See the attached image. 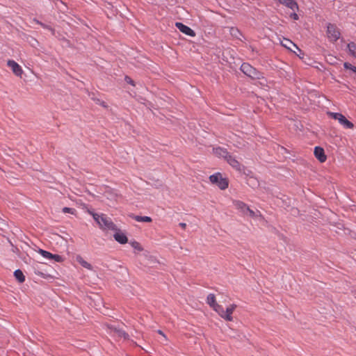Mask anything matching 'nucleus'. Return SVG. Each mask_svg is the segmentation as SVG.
<instances>
[{"label":"nucleus","mask_w":356,"mask_h":356,"mask_svg":"<svg viewBox=\"0 0 356 356\" xmlns=\"http://www.w3.org/2000/svg\"><path fill=\"white\" fill-rule=\"evenodd\" d=\"M94 220L97 222L99 227L103 230H116L117 227L113 222L111 219L105 214H98L94 212H90Z\"/></svg>","instance_id":"nucleus-1"},{"label":"nucleus","mask_w":356,"mask_h":356,"mask_svg":"<svg viewBox=\"0 0 356 356\" xmlns=\"http://www.w3.org/2000/svg\"><path fill=\"white\" fill-rule=\"evenodd\" d=\"M326 37L329 42H336L341 37V31L334 24L328 23L326 25Z\"/></svg>","instance_id":"nucleus-2"},{"label":"nucleus","mask_w":356,"mask_h":356,"mask_svg":"<svg viewBox=\"0 0 356 356\" xmlns=\"http://www.w3.org/2000/svg\"><path fill=\"white\" fill-rule=\"evenodd\" d=\"M209 181L211 184L216 185L220 189L225 190L229 186V181L223 177L222 174L216 172L209 177Z\"/></svg>","instance_id":"nucleus-3"},{"label":"nucleus","mask_w":356,"mask_h":356,"mask_svg":"<svg viewBox=\"0 0 356 356\" xmlns=\"http://www.w3.org/2000/svg\"><path fill=\"white\" fill-rule=\"evenodd\" d=\"M218 311L217 312V313L220 316V317H222V318H224L225 320H226L227 321H233L232 314L236 308V305H235V304L229 305L227 307L226 310H225L222 306L218 307Z\"/></svg>","instance_id":"nucleus-4"},{"label":"nucleus","mask_w":356,"mask_h":356,"mask_svg":"<svg viewBox=\"0 0 356 356\" xmlns=\"http://www.w3.org/2000/svg\"><path fill=\"white\" fill-rule=\"evenodd\" d=\"M241 70L247 76L252 78V79H260L262 75L261 74L257 71L254 67L250 65L248 63H244L241 66Z\"/></svg>","instance_id":"nucleus-5"},{"label":"nucleus","mask_w":356,"mask_h":356,"mask_svg":"<svg viewBox=\"0 0 356 356\" xmlns=\"http://www.w3.org/2000/svg\"><path fill=\"white\" fill-rule=\"evenodd\" d=\"M328 115L337 120L339 123L346 129H353L354 127V124L348 120L341 113L329 112Z\"/></svg>","instance_id":"nucleus-6"},{"label":"nucleus","mask_w":356,"mask_h":356,"mask_svg":"<svg viewBox=\"0 0 356 356\" xmlns=\"http://www.w3.org/2000/svg\"><path fill=\"white\" fill-rule=\"evenodd\" d=\"M108 332L113 335V337H118V338H124L127 339L128 337L127 334H126L124 331L117 329L116 327H113V325H107Z\"/></svg>","instance_id":"nucleus-7"},{"label":"nucleus","mask_w":356,"mask_h":356,"mask_svg":"<svg viewBox=\"0 0 356 356\" xmlns=\"http://www.w3.org/2000/svg\"><path fill=\"white\" fill-rule=\"evenodd\" d=\"M7 65H8V66L9 67L11 68L13 72L16 76H22V74L23 73V70H22V67L17 63H16L13 60H9L7 62Z\"/></svg>","instance_id":"nucleus-8"},{"label":"nucleus","mask_w":356,"mask_h":356,"mask_svg":"<svg viewBox=\"0 0 356 356\" xmlns=\"http://www.w3.org/2000/svg\"><path fill=\"white\" fill-rule=\"evenodd\" d=\"M226 161L236 170L238 172H241L243 170L244 167L243 166V165H241L233 156L229 154L228 157L226 159Z\"/></svg>","instance_id":"nucleus-9"},{"label":"nucleus","mask_w":356,"mask_h":356,"mask_svg":"<svg viewBox=\"0 0 356 356\" xmlns=\"http://www.w3.org/2000/svg\"><path fill=\"white\" fill-rule=\"evenodd\" d=\"M175 26L183 33L191 37L195 36V31L188 26H186L181 22H176Z\"/></svg>","instance_id":"nucleus-10"},{"label":"nucleus","mask_w":356,"mask_h":356,"mask_svg":"<svg viewBox=\"0 0 356 356\" xmlns=\"http://www.w3.org/2000/svg\"><path fill=\"white\" fill-rule=\"evenodd\" d=\"M115 231V232L113 235V238H115V240L120 244L127 243L128 241V238L126 234L122 232L120 230H118V229Z\"/></svg>","instance_id":"nucleus-11"},{"label":"nucleus","mask_w":356,"mask_h":356,"mask_svg":"<svg viewBox=\"0 0 356 356\" xmlns=\"http://www.w3.org/2000/svg\"><path fill=\"white\" fill-rule=\"evenodd\" d=\"M314 155H315L316 158L321 163H324L326 161L327 156L325 154L324 149L322 147H316L314 148Z\"/></svg>","instance_id":"nucleus-12"},{"label":"nucleus","mask_w":356,"mask_h":356,"mask_svg":"<svg viewBox=\"0 0 356 356\" xmlns=\"http://www.w3.org/2000/svg\"><path fill=\"white\" fill-rule=\"evenodd\" d=\"M213 153L218 158H223L226 160V159L229 155V153L227 151V149L218 147L213 149Z\"/></svg>","instance_id":"nucleus-13"},{"label":"nucleus","mask_w":356,"mask_h":356,"mask_svg":"<svg viewBox=\"0 0 356 356\" xmlns=\"http://www.w3.org/2000/svg\"><path fill=\"white\" fill-rule=\"evenodd\" d=\"M207 302L211 307H212L216 312L218 311V307H221L216 302V297L214 294L210 293L208 295L207 298Z\"/></svg>","instance_id":"nucleus-14"},{"label":"nucleus","mask_w":356,"mask_h":356,"mask_svg":"<svg viewBox=\"0 0 356 356\" xmlns=\"http://www.w3.org/2000/svg\"><path fill=\"white\" fill-rule=\"evenodd\" d=\"M233 204L236 209L239 210L243 214L246 213V211L249 210V207L242 201L234 200Z\"/></svg>","instance_id":"nucleus-15"},{"label":"nucleus","mask_w":356,"mask_h":356,"mask_svg":"<svg viewBox=\"0 0 356 356\" xmlns=\"http://www.w3.org/2000/svg\"><path fill=\"white\" fill-rule=\"evenodd\" d=\"M280 43L285 48L291 50V51H294L292 49V47H294L296 48V49H298L299 51H300V49L298 47V46L293 43L291 40H289V39H286V38H283L281 41H280Z\"/></svg>","instance_id":"nucleus-16"},{"label":"nucleus","mask_w":356,"mask_h":356,"mask_svg":"<svg viewBox=\"0 0 356 356\" xmlns=\"http://www.w3.org/2000/svg\"><path fill=\"white\" fill-rule=\"evenodd\" d=\"M280 3L285 5L293 10H298V6L294 0H278Z\"/></svg>","instance_id":"nucleus-17"},{"label":"nucleus","mask_w":356,"mask_h":356,"mask_svg":"<svg viewBox=\"0 0 356 356\" xmlns=\"http://www.w3.org/2000/svg\"><path fill=\"white\" fill-rule=\"evenodd\" d=\"M76 261L84 268L92 270V267L90 264H89L88 261H85L81 256H78L76 257Z\"/></svg>","instance_id":"nucleus-18"},{"label":"nucleus","mask_w":356,"mask_h":356,"mask_svg":"<svg viewBox=\"0 0 356 356\" xmlns=\"http://www.w3.org/2000/svg\"><path fill=\"white\" fill-rule=\"evenodd\" d=\"M14 275L15 277V278L20 282V283H22L25 281V277L22 273V270H16L15 272H14Z\"/></svg>","instance_id":"nucleus-19"},{"label":"nucleus","mask_w":356,"mask_h":356,"mask_svg":"<svg viewBox=\"0 0 356 356\" xmlns=\"http://www.w3.org/2000/svg\"><path fill=\"white\" fill-rule=\"evenodd\" d=\"M349 54L356 58V44L355 42H350L348 44Z\"/></svg>","instance_id":"nucleus-20"},{"label":"nucleus","mask_w":356,"mask_h":356,"mask_svg":"<svg viewBox=\"0 0 356 356\" xmlns=\"http://www.w3.org/2000/svg\"><path fill=\"white\" fill-rule=\"evenodd\" d=\"M134 219L136 220L137 222H150L152 220V218L149 216H134Z\"/></svg>","instance_id":"nucleus-21"},{"label":"nucleus","mask_w":356,"mask_h":356,"mask_svg":"<svg viewBox=\"0 0 356 356\" xmlns=\"http://www.w3.org/2000/svg\"><path fill=\"white\" fill-rule=\"evenodd\" d=\"M38 252L44 258L46 259H52V257H53V254H51V252H48V251H46V250H42V249H40Z\"/></svg>","instance_id":"nucleus-22"},{"label":"nucleus","mask_w":356,"mask_h":356,"mask_svg":"<svg viewBox=\"0 0 356 356\" xmlns=\"http://www.w3.org/2000/svg\"><path fill=\"white\" fill-rule=\"evenodd\" d=\"M246 213H248L249 216L251 218H257V217H261V214L259 211L254 212L252 209L249 208V210L246 211Z\"/></svg>","instance_id":"nucleus-23"},{"label":"nucleus","mask_w":356,"mask_h":356,"mask_svg":"<svg viewBox=\"0 0 356 356\" xmlns=\"http://www.w3.org/2000/svg\"><path fill=\"white\" fill-rule=\"evenodd\" d=\"M130 244L132 246V248H134L135 250H137L138 251L140 252L143 251V250L140 244L137 241H132L131 242Z\"/></svg>","instance_id":"nucleus-24"},{"label":"nucleus","mask_w":356,"mask_h":356,"mask_svg":"<svg viewBox=\"0 0 356 356\" xmlns=\"http://www.w3.org/2000/svg\"><path fill=\"white\" fill-rule=\"evenodd\" d=\"M92 99L96 102V104L102 106V107L108 108V105L104 101H102L99 99H96V98H92Z\"/></svg>","instance_id":"nucleus-25"},{"label":"nucleus","mask_w":356,"mask_h":356,"mask_svg":"<svg viewBox=\"0 0 356 356\" xmlns=\"http://www.w3.org/2000/svg\"><path fill=\"white\" fill-rule=\"evenodd\" d=\"M63 212L65 213H71V214H75L76 210L74 209L70 208V207H64L63 209Z\"/></svg>","instance_id":"nucleus-26"},{"label":"nucleus","mask_w":356,"mask_h":356,"mask_svg":"<svg viewBox=\"0 0 356 356\" xmlns=\"http://www.w3.org/2000/svg\"><path fill=\"white\" fill-rule=\"evenodd\" d=\"M51 259H54L57 262H60L63 261L62 257L58 254H53Z\"/></svg>","instance_id":"nucleus-27"},{"label":"nucleus","mask_w":356,"mask_h":356,"mask_svg":"<svg viewBox=\"0 0 356 356\" xmlns=\"http://www.w3.org/2000/svg\"><path fill=\"white\" fill-rule=\"evenodd\" d=\"M343 67L346 68V69H348V70H350L353 71V68L355 67V66L352 65L350 63H343Z\"/></svg>","instance_id":"nucleus-28"},{"label":"nucleus","mask_w":356,"mask_h":356,"mask_svg":"<svg viewBox=\"0 0 356 356\" xmlns=\"http://www.w3.org/2000/svg\"><path fill=\"white\" fill-rule=\"evenodd\" d=\"M343 67L346 68V69H348V70H350L353 71V68L355 67V66L352 65L350 63H343Z\"/></svg>","instance_id":"nucleus-29"},{"label":"nucleus","mask_w":356,"mask_h":356,"mask_svg":"<svg viewBox=\"0 0 356 356\" xmlns=\"http://www.w3.org/2000/svg\"><path fill=\"white\" fill-rule=\"evenodd\" d=\"M126 81H127V83H130V84H131L133 86L134 85V81L129 77L127 76L126 77Z\"/></svg>","instance_id":"nucleus-30"},{"label":"nucleus","mask_w":356,"mask_h":356,"mask_svg":"<svg viewBox=\"0 0 356 356\" xmlns=\"http://www.w3.org/2000/svg\"><path fill=\"white\" fill-rule=\"evenodd\" d=\"M179 226L183 229H185L186 227V224L185 222H180Z\"/></svg>","instance_id":"nucleus-31"},{"label":"nucleus","mask_w":356,"mask_h":356,"mask_svg":"<svg viewBox=\"0 0 356 356\" xmlns=\"http://www.w3.org/2000/svg\"><path fill=\"white\" fill-rule=\"evenodd\" d=\"M291 17H293L295 20L298 19V15H297L296 13H293V14H291Z\"/></svg>","instance_id":"nucleus-32"},{"label":"nucleus","mask_w":356,"mask_h":356,"mask_svg":"<svg viewBox=\"0 0 356 356\" xmlns=\"http://www.w3.org/2000/svg\"><path fill=\"white\" fill-rule=\"evenodd\" d=\"M158 333L165 338V335L163 334V332L161 330H158Z\"/></svg>","instance_id":"nucleus-33"},{"label":"nucleus","mask_w":356,"mask_h":356,"mask_svg":"<svg viewBox=\"0 0 356 356\" xmlns=\"http://www.w3.org/2000/svg\"><path fill=\"white\" fill-rule=\"evenodd\" d=\"M353 72H355L356 73V67H353Z\"/></svg>","instance_id":"nucleus-34"}]
</instances>
